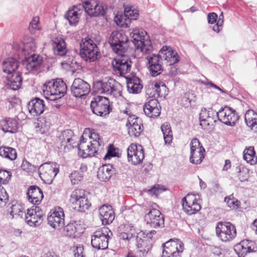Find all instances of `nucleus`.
Masks as SVG:
<instances>
[{"label": "nucleus", "instance_id": "1", "mask_svg": "<svg viewBox=\"0 0 257 257\" xmlns=\"http://www.w3.org/2000/svg\"><path fill=\"white\" fill-rule=\"evenodd\" d=\"M149 69L152 76L160 75L163 71V62L168 65H172L179 61V56L176 51L170 47H163L159 54H153L148 56Z\"/></svg>", "mask_w": 257, "mask_h": 257}, {"label": "nucleus", "instance_id": "2", "mask_svg": "<svg viewBox=\"0 0 257 257\" xmlns=\"http://www.w3.org/2000/svg\"><path fill=\"white\" fill-rule=\"evenodd\" d=\"M103 143L99 135L94 130L86 128L81 136L78 146V154L83 158L94 156L102 149Z\"/></svg>", "mask_w": 257, "mask_h": 257}, {"label": "nucleus", "instance_id": "3", "mask_svg": "<svg viewBox=\"0 0 257 257\" xmlns=\"http://www.w3.org/2000/svg\"><path fill=\"white\" fill-rule=\"evenodd\" d=\"M43 91L46 99L54 101L64 95L67 91V86L60 78L52 79L43 85Z\"/></svg>", "mask_w": 257, "mask_h": 257}, {"label": "nucleus", "instance_id": "4", "mask_svg": "<svg viewBox=\"0 0 257 257\" xmlns=\"http://www.w3.org/2000/svg\"><path fill=\"white\" fill-rule=\"evenodd\" d=\"M94 88L99 93L112 95L116 98L121 96V85L111 78L95 81L94 82Z\"/></svg>", "mask_w": 257, "mask_h": 257}, {"label": "nucleus", "instance_id": "5", "mask_svg": "<svg viewBox=\"0 0 257 257\" xmlns=\"http://www.w3.org/2000/svg\"><path fill=\"white\" fill-rule=\"evenodd\" d=\"M80 56L86 61H96L100 57L99 49L93 40L89 38L83 39L80 44Z\"/></svg>", "mask_w": 257, "mask_h": 257}, {"label": "nucleus", "instance_id": "6", "mask_svg": "<svg viewBox=\"0 0 257 257\" xmlns=\"http://www.w3.org/2000/svg\"><path fill=\"white\" fill-rule=\"evenodd\" d=\"M130 36L136 49L144 54H149L153 50L151 42L146 31L142 29H134Z\"/></svg>", "mask_w": 257, "mask_h": 257}, {"label": "nucleus", "instance_id": "7", "mask_svg": "<svg viewBox=\"0 0 257 257\" xmlns=\"http://www.w3.org/2000/svg\"><path fill=\"white\" fill-rule=\"evenodd\" d=\"M127 37L121 32L115 31L108 38V43L114 52L117 54L125 53L127 49Z\"/></svg>", "mask_w": 257, "mask_h": 257}, {"label": "nucleus", "instance_id": "8", "mask_svg": "<svg viewBox=\"0 0 257 257\" xmlns=\"http://www.w3.org/2000/svg\"><path fill=\"white\" fill-rule=\"evenodd\" d=\"M74 209L84 212L90 206L87 198V192L83 189H77L72 192L69 199Z\"/></svg>", "mask_w": 257, "mask_h": 257}, {"label": "nucleus", "instance_id": "9", "mask_svg": "<svg viewBox=\"0 0 257 257\" xmlns=\"http://www.w3.org/2000/svg\"><path fill=\"white\" fill-rule=\"evenodd\" d=\"M216 233L222 241L233 240L236 236L235 226L230 222H219L216 226Z\"/></svg>", "mask_w": 257, "mask_h": 257}, {"label": "nucleus", "instance_id": "10", "mask_svg": "<svg viewBox=\"0 0 257 257\" xmlns=\"http://www.w3.org/2000/svg\"><path fill=\"white\" fill-rule=\"evenodd\" d=\"M53 50L54 53L60 56H65L64 60L61 62V65L63 67L73 68L74 59L73 57H69L67 55V49L66 44L64 40L61 38H57L53 41Z\"/></svg>", "mask_w": 257, "mask_h": 257}, {"label": "nucleus", "instance_id": "11", "mask_svg": "<svg viewBox=\"0 0 257 257\" xmlns=\"http://www.w3.org/2000/svg\"><path fill=\"white\" fill-rule=\"evenodd\" d=\"M90 108L93 113L101 116L109 114L111 110L109 99L101 96H96L93 98Z\"/></svg>", "mask_w": 257, "mask_h": 257}, {"label": "nucleus", "instance_id": "12", "mask_svg": "<svg viewBox=\"0 0 257 257\" xmlns=\"http://www.w3.org/2000/svg\"><path fill=\"white\" fill-rule=\"evenodd\" d=\"M162 257H179L184 250V244L177 238L171 239L163 244Z\"/></svg>", "mask_w": 257, "mask_h": 257}, {"label": "nucleus", "instance_id": "13", "mask_svg": "<svg viewBox=\"0 0 257 257\" xmlns=\"http://www.w3.org/2000/svg\"><path fill=\"white\" fill-rule=\"evenodd\" d=\"M40 178L46 183H51L58 173L59 165L56 163H45L39 168Z\"/></svg>", "mask_w": 257, "mask_h": 257}, {"label": "nucleus", "instance_id": "14", "mask_svg": "<svg viewBox=\"0 0 257 257\" xmlns=\"http://www.w3.org/2000/svg\"><path fill=\"white\" fill-rule=\"evenodd\" d=\"M109 231L106 228L95 231L91 236L92 246L98 249H106L108 247Z\"/></svg>", "mask_w": 257, "mask_h": 257}, {"label": "nucleus", "instance_id": "15", "mask_svg": "<svg viewBox=\"0 0 257 257\" xmlns=\"http://www.w3.org/2000/svg\"><path fill=\"white\" fill-rule=\"evenodd\" d=\"M190 162L192 164H201L205 157V150L197 138L192 140L190 144Z\"/></svg>", "mask_w": 257, "mask_h": 257}, {"label": "nucleus", "instance_id": "16", "mask_svg": "<svg viewBox=\"0 0 257 257\" xmlns=\"http://www.w3.org/2000/svg\"><path fill=\"white\" fill-rule=\"evenodd\" d=\"M117 55L118 56L112 62V66L116 73L123 76L130 72L132 62L124 53Z\"/></svg>", "mask_w": 257, "mask_h": 257}, {"label": "nucleus", "instance_id": "17", "mask_svg": "<svg viewBox=\"0 0 257 257\" xmlns=\"http://www.w3.org/2000/svg\"><path fill=\"white\" fill-rule=\"evenodd\" d=\"M218 119L223 123L230 126L234 125L239 118L235 110L225 106L221 107L217 112Z\"/></svg>", "mask_w": 257, "mask_h": 257}, {"label": "nucleus", "instance_id": "18", "mask_svg": "<svg viewBox=\"0 0 257 257\" xmlns=\"http://www.w3.org/2000/svg\"><path fill=\"white\" fill-rule=\"evenodd\" d=\"M90 91V86L82 79L78 78L74 80L71 87V94L75 97L82 98Z\"/></svg>", "mask_w": 257, "mask_h": 257}, {"label": "nucleus", "instance_id": "19", "mask_svg": "<svg viewBox=\"0 0 257 257\" xmlns=\"http://www.w3.org/2000/svg\"><path fill=\"white\" fill-rule=\"evenodd\" d=\"M182 208L188 215L195 214L201 209V205L198 202L195 195L187 194L182 199Z\"/></svg>", "mask_w": 257, "mask_h": 257}, {"label": "nucleus", "instance_id": "20", "mask_svg": "<svg viewBox=\"0 0 257 257\" xmlns=\"http://www.w3.org/2000/svg\"><path fill=\"white\" fill-rule=\"evenodd\" d=\"M128 161L136 165L142 163L145 155L142 146L131 144L127 149Z\"/></svg>", "mask_w": 257, "mask_h": 257}, {"label": "nucleus", "instance_id": "21", "mask_svg": "<svg viewBox=\"0 0 257 257\" xmlns=\"http://www.w3.org/2000/svg\"><path fill=\"white\" fill-rule=\"evenodd\" d=\"M146 232L141 231L136 237L138 248L137 257H143L146 255L152 247V243L149 238L145 236Z\"/></svg>", "mask_w": 257, "mask_h": 257}, {"label": "nucleus", "instance_id": "22", "mask_svg": "<svg viewBox=\"0 0 257 257\" xmlns=\"http://www.w3.org/2000/svg\"><path fill=\"white\" fill-rule=\"evenodd\" d=\"M48 224L53 228L59 229L64 225V213L60 207H55L48 216Z\"/></svg>", "mask_w": 257, "mask_h": 257}, {"label": "nucleus", "instance_id": "23", "mask_svg": "<svg viewBox=\"0 0 257 257\" xmlns=\"http://www.w3.org/2000/svg\"><path fill=\"white\" fill-rule=\"evenodd\" d=\"M43 212L38 206H33L28 209L27 213H25L26 221L31 226L40 225L43 221Z\"/></svg>", "mask_w": 257, "mask_h": 257}, {"label": "nucleus", "instance_id": "24", "mask_svg": "<svg viewBox=\"0 0 257 257\" xmlns=\"http://www.w3.org/2000/svg\"><path fill=\"white\" fill-rule=\"evenodd\" d=\"M145 219L147 224L155 228L163 227L164 225V217L161 212L156 209H151L146 214Z\"/></svg>", "mask_w": 257, "mask_h": 257}, {"label": "nucleus", "instance_id": "25", "mask_svg": "<svg viewBox=\"0 0 257 257\" xmlns=\"http://www.w3.org/2000/svg\"><path fill=\"white\" fill-rule=\"evenodd\" d=\"M128 134L131 137H138L143 131V125L140 118L135 115H130L126 124Z\"/></svg>", "mask_w": 257, "mask_h": 257}, {"label": "nucleus", "instance_id": "26", "mask_svg": "<svg viewBox=\"0 0 257 257\" xmlns=\"http://www.w3.org/2000/svg\"><path fill=\"white\" fill-rule=\"evenodd\" d=\"M217 112L212 108H202L200 113V124L202 128H206L210 124L213 125L216 122Z\"/></svg>", "mask_w": 257, "mask_h": 257}, {"label": "nucleus", "instance_id": "27", "mask_svg": "<svg viewBox=\"0 0 257 257\" xmlns=\"http://www.w3.org/2000/svg\"><path fill=\"white\" fill-rule=\"evenodd\" d=\"M82 7L84 9L87 14L91 17L103 16L105 14V10L102 5L95 2H83Z\"/></svg>", "mask_w": 257, "mask_h": 257}, {"label": "nucleus", "instance_id": "28", "mask_svg": "<svg viewBox=\"0 0 257 257\" xmlns=\"http://www.w3.org/2000/svg\"><path fill=\"white\" fill-rule=\"evenodd\" d=\"M144 111L150 117L159 116L161 113V106L158 101L156 98L148 101L144 106Z\"/></svg>", "mask_w": 257, "mask_h": 257}, {"label": "nucleus", "instance_id": "29", "mask_svg": "<svg viewBox=\"0 0 257 257\" xmlns=\"http://www.w3.org/2000/svg\"><path fill=\"white\" fill-rule=\"evenodd\" d=\"M42 63V58L39 55L32 54L26 57L23 61V65L29 71H37L40 68Z\"/></svg>", "mask_w": 257, "mask_h": 257}, {"label": "nucleus", "instance_id": "30", "mask_svg": "<svg viewBox=\"0 0 257 257\" xmlns=\"http://www.w3.org/2000/svg\"><path fill=\"white\" fill-rule=\"evenodd\" d=\"M28 108L30 113L35 116L42 114L46 109V106L44 100L36 97L29 102Z\"/></svg>", "mask_w": 257, "mask_h": 257}, {"label": "nucleus", "instance_id": "31", "mask_svg": "<svg viewBox=\"0 0 257 257\" xmlns=\"http://www.w3.org/2000/svg\"><path fill=\"white\" fill-rule=\"evenodd\" d=\"M99 218L103 224H109L114 219V211L110 205H104L99 209Z\"/></svg>", "mask_w": 257, "mask_h": 257}, {"label": "nucleus", "instance_id": "32", "mask_svg": "<svg viewBox=\"0 0 257 257\" xmlns=\"http://www.w3.org/2000/svg\"><path fill=\"white\" fill-rule=\"evenodd\" d=\"M28 200L34 204H39L43 198L42 190L38 186H31L28 190Z\"/></svg>", "mask_w": 257, "mask_h": 257}, {"label": "nucleus", "instance_id": "33", "mask_svg": "<svg viewBox=\"0 0 257 257\" xmlns=\"http://www.w3.org/2000/svg\"><path fill=\"white\" fill-rule=\"evenodd\" d=\"M115 172V170L112 165H103L98 169L97 177L100 180L105 181L109 180Z\"/></svg>", "mask_w": 257, "mask_h": 257}, {"label": "nucleus", "instance_id": "34", "mask_svg": "<svg viewBox=\"0 0 257 257\" xmlns=\"http://www.w3.org/2000/svg\"><path fill=\"white\" fill-rule=\"evenodd\" d=\"M2 130L5 133H15L17 132L18 126L17 120L13 118H8L0 121Z\"/></svg>", "mask_w": 257, "mask_h": 257}, {"label": "nucleus", "instance_id": "35", "mask_svg": "<svg viewBox=\"0 0 257 257\" xmlns=\"http://www.w3.org/2000/svg\"><path fill=\"white\" fill-rule=\"evenodd\" d=\"M75 138L72 131L71 130H65L59 137V139L61 141V146H64L65 148L67 146V144H69L70 146L74 148L76 145L74 143Z\"/></svg>", "mask_w": 257, "mask_h": 257}, {"label": "nucleus", "instance_id": "36", "mask_svg": "<svg viewBox=\"0 0 257 257\" xmlns=\"http://www.w3.org/2000/svg\"><path fill=\"white\" fill-rule=\"evenodd\" d=\"M79 7H82V6L79 5L77 6H73L72 9L67 11L64 15L65 18L68 21L70 25H75L78 22L79 19L78 11L80 10Z\"/></svg>", "mask_w": 257, "mask_h": 257}, {"label": "nucleus", "instance_id": "37", "mask_svg": "<svg viewBox=\"0 0 257 257\" xmlns=\"http://www.w3.org/2000/svg\"><path fill=\"white\" fill-rule=\"evenodd\" d=\"M244 119L246 125L254 132H257V113L252 110H248L245 115Z\"/></svg>", "mask_w": 257, "mask_h": 257}, {"label": "nucleus", "instance_id": "38", "mask_svg": "<svg viewBox=\"0 0 257 257\" xmlns=\"http://www.w3.org/2000/svg\"><path fill=\"white\" fill-rule=\"evenodd\" d=\"M127 90L130 93L138 94L141 92L143 85L140 83V79L138 77L127 79Z\"/></svg>", "mask_w": 257, "mask_h": 257}, {"label": "nucleus", "instance_id": "39", "mask_svg": "<svg viewBox=\"0 0 257 257\" xmlns=\"http://www.w3.org/2000/svg\"><path fill=\"white\" fill-rule=\"evenodd\" d=\"M135 234V229L131 225L127 224L124 226V231L120 233L119 237L122 242H124L125 246L129 244L131 240L133 238Z\"/></svg>", "mask_w": 257, "mask_h": 257}, {"label": "nucleus", "instance_id": "40", "mask_svg": "<svg viewBox=\"0 0 257 257\" xmlns=\"http://www.w3.org/2000/svg\"><path fill=\"white\" fill-rule=\"evenodd\" d=\"M150 89L155 92L153 96L155 97V94L158 96L165 97L168 93V88L166 85L162 82H157L154 84H152L150 85Z\"/></svg>", "mask_w": 257, "mask_h": 257}, {"label": "nucleus", "instance_id": "41", "mask_svg": "<svg viewBox=\"0 0 257 257\" xmlns=\"http://www.w3.org/2000/svg\"><path fill=\"white\" fill-rule=\"evenodd\" d=\"M19 63L14 58H9L3 63V70L5 73L9 74H12L18 68Z\"/></svg>", "mask_w": 257, "mask_h": 257}, {"label": "nucleus", "instance_id": "42", "mask_svg": "<svg viewBox=\"0 0 257 257\" xmlns=\"http://www.w3.org/2000/svg\"><path fill=\"white\" fill-rule=\"evenodd\" d=\"M24 210V208L21 204L16 202H13L11 206L9 209L10 215L9 218H13L17 217H22L25 213Z\"/></svg>", "mask_w": 257, "mask_h": 257}, {"label": "nucleus", "instance_id": "43", "mask_svg": "<svg viewBox=\"0 0 257 257\" xmlns=\"http://www.w3.org/2000/svg\"><path fill=\"white\" fill-rule=\"evenodd\" d=\"M22 77L19 73L13 74L8 80L7 85L8 87L12 90H17L21 86Z\"/></svg>", "mask_w": 257, "mask_h": 257}, {"label": "nucleus", "instance_id": "44", "mask_svg": "<svg viewBox=\"0 0 257 257\" xmlns=\"http://www.w3.org/2000/svg\"><path fill=\"white\" fill-rule=\"evenodd\" d=\"M0 156L10 160L16 159L17 154L16 150L9 147H1L0 148Z\"/></svg>", "mask_w": 257, "mask_h": 257}, {"label": "nucleus", "instance_id": "45", "mask_svg": "<svg viewBox=\"0 0 257 257\" xmlns=\"http://www.w3.org/2000/svg\"><path fill=\"white\" fill-rule=\"evenodd\" d=\"M255 154L254 148L249 147L243 151V158L247 163L251 165H254L257 163V157L255 156Z\"/></svg>", "mask_w": 257, "mask_h": 257}, {"label": "nucleus", "instance_id": "46", "mask_svg": "<svg viewBox=\"0 0 257 257\" xmlns=\"http://www.w3.org/2000/svg\"><path fill=\"white\" fill-rule=\"evenodd\" d=\"M161 131L163 134L165 144H170L173 140V133L170 125L167 122L164 123L161 126Z\"/></svg>", "mask_w": 257, "mask_h": 257}, {"label": "nucleus", "instance_id": "47", "mask_svg": "<svg viewBox=\"0 0 257 257\" xmlns=\"http://www.w3.org/2000/svg\"><path fill=\"white\" fill-rule=\"evenodd\" d=\"M77 229V224L75 222L70 223L64 227V234L66 236L75 237Z\"/></svg>", "mask_w": 257, "mask_h": 257}, {"label": "nucleus", "instance_id": "48", "mask_svg": "<svg viewBox=\"0 0 257 257\" xmlns=\"http://www.w3.org/2000/svg\"><path fill=\"white\" fill-rule=\"evenodd\" d=\"M131 18L127 17L124 14L120 16H116L114 18L115 23L121 27L127 28L131 23Z\"/></svg>", "mask_w": 257, "mask_h": 257}, {"label": "nucleus", "instance_id": "49", "mask_svg": "<svg viewBox=\"0 0 257 257\" xmlns=\"http://www.w3.org/2000/svg\"><path fill=\"white\" fill-rule=\"evenodd\" d=\"M195 101V96L190 92L185 93L182 98V104L184 107H188L191 105L192 102Z\"/></svg>", "mask_w": 257, "mask_h": 257}, {"label": "nucleus", "instance_id": "50", "mask_svg": "<svg viewBox=\"0 0 257 257\" xmlns=\"http://www.w3.org/2000/svg\"><path fill=\"white\" fill-rule=\"evenodd\" d=\"M38 127L40 128V132L41 134L47 133L50 127V122L46 118H40L38 119Z\"/></svg>", "mask_w": 257, "mask_h": 257}, {"label": "nucleus", "instance_id": "51", "mask_svg": "<svg viewBox=\"0 0 257 257\" xmlns=\"http://www.w3.org/2000/svg\"><path fill=\"white\" fill-rule=\"evenodd\" d=\"M71 183L73 185L78 184L81 182L83 178V175L81 172H78L76 171H73L69 176Z\"/></svg>", "mask_w": 257, "mask_h": 257}, {"label": "nucleus", "instance_id": "52", "mask_svg": "<svg viewBox=\"0 0 257 257\" xmlns=\"http://www.w3.org/2000/svg\"><path fill=\"white\" fill-rule=\"evenodd\" d=\"M11 177L10 172L6 171L0 170V184H7L10 181Z\"/></svg>", "mask_w": 257, "mask_h": 257}, {"label": "nucleus", "instance_id": "53", "mask_svg": "<svg viewBox=\"0 0 257 257\" xmlns=\"http://www.w3.org/2000/svg\"><path fill=\"white\" fill-rule=\"evenodd\" d=\"M29 29L32 33H34L36 30L40 29L39 18L38 17L33 18L32 21L30 23Z\"/></svg>", "mask_w": 257, "mask_h": 257}, {"label": "nucleus", "instance_id": "54", "mask_svg": "<svg viewBox=\"0 0 257 257\" xmlns=\"http://www.w3.org/2000/svg\"><path fill=\"white\" fill-rule=\"evenodd\" d=\"M36 49V44L33 38H29L28 42L24 43V49L27 51H34Z\"/></svg>", "mask_w": 257, "mask_h": 257}, {"label": "nucleus", "instance_id": "55", "mask_svg": "<svg viewBox=\"0 0 257 257\" xmlns=\"http://www.w3.org/2000/svg\"><path fill=\"white\" fill-rule=\"evenodd\" d=\"M224 202L226 203L227 205L232 208H237L239 206V201L235 199L233 197H226L224 198Z\"/></svg>", "mask_w": 257, "mask_h": 257}, {"label": "nucleus", "instance_id": "56", "mask_svg": "<svg viewBox=\"0 0 257 257\" xmlns=\"http://www.w3.org/2000/svg\"><path fill=\"white\" fill-rule=\"evenodd\" d=\"M237 174L238 179L241 182L247 180L248 178V170L245 168H239V170L237 172Z\"/></svg>", "mask_w": 257, "mask_h": 257}, {"label": "nucleus", "instance_id": "57", "mask_svg": "<svg viewBox=\"0 0 257 257\" xmlns=\"http://www.w3.org/2000/svg\"><path fill=\"white\" fill-rule=\"evenodd\" d=\"M124 14L130 18L135 20L136 17L138 16L139 14L137 11H135L132 10L129 7H125L124 8Z\"/></svg>", "mask_w": 257, "mask_h": 257}, {"label": "nucleus", "instance_id": "58", "mask_svg": "<svg viewBox=\"0 0 257 257\" xmlns=\"http://www.w3.org/2000/svg\"><path fill=\"white\" fill-rule=\"evenodd\" d=\"M22 167L23 170H26L28 172H32L35 171L37 167L31 164L27 161H24L22 163Z\"/></svg>", "mask_w": 257, "mask_h": 257}, {"label": "nucleus", "instance_id": "59", "mask_svg": "<svg viewBox=\"0 0 257 257\" xmlns=\"http://www.w3.org/2000/svg\"><path fill=\"white\" fill-rule=\"evenodd\" d=\"M245 243V242L242 241L241 243H240L239 244L237 245L236 247L240 249L241 248V256L243 254H246L247 252H250L251 251V247L250 246H245L244 244Z\"/></svg>", "mask_w": 257, "mask_h": 257}, {"label": "nucleus", "instance_id": "60", "mask_svg": "<svg viewBox=\"0 0 257 257\" xmlns=\"http://www.w3.org/2000/svg\"><path fill=\"white\" fill-rule=\"evenodd\" d=\"M116 153L114 148L111 147V146L108 149L107 152L105 156L104 157V160L109 159L111 157H115Z\"/></svg>", "mask_w": 257, "mask_h": 257}, {"label": "nucleus", "instance_id": "61", "mask_svg": "<svg viewBox=\"0 0 257 257\" xmlns=\"http://www.w3.org/2000/svg\"><path fill=\"white\" fill-rule=\"evenodd\" d=\"M84 248L82 246H77L74 250L75 257H85L83 252Z\"/></svg>", "mask_w": 257, "mask_h": 257}, {"label": "nucleus", "instance_id": "62", "mask_svg": "<svg viewBox=\"0 0 257 257\" xmlns=\"http://www.w3.org/2000/svg\"><path fill=\"white\" fill-rule=\"evenodd\" d=\"M217 15L215 13H209L208 15V22L209 24H214L216 22Z\"/></svg>", "mask_w": 257, "mask_h": 257}, {"label": "nucleus", "instance_id": "63", "mask_svg": "<svg viewBox=\"0 0 257 257\" xmlns=\"http://www.w3.org/2000/svg\"><path fill=\"white\" fill-rule=\"evenodd\" d=\"M145 232H146L145 236L147 237L150 240H151L153 235L156 233V231L154 230H152L150 231H145Z\"/></svg>", "mask_w": 257, "mask_h": 257}, {"label": "nucleus", "instance_id": "64", "mask_svg": "<svg viewBox=\"0 0 257 257\" xmlns=\"http://www.w3.org/2000/svg\"><path fill=\"white\" fill-rule=\"evenodd\" d=\"M87 167L86 165L82 164L80 165L79 170H77L76 171L78 172H81L82 175H83L84 173L85 172L87 171Z\"/></svg>", "mask_w": 257, "mask_h": 257}]
</instances>
